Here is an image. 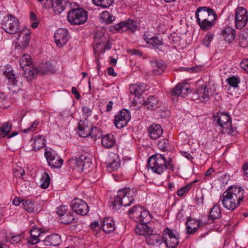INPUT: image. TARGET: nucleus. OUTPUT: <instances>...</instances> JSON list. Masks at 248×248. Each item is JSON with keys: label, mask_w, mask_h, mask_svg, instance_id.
I'll return each instance as SVG.
<instances>
[{"label": "nucleus", "mask_w": 248, "mask_h": 248, "mask_svg": "<svg viewBox=\"0 0 248 248\" xmlns=\"http://www.w3.org/2000/svg\"><path fill=\"white\" fill-rule=\"evenodd\" d=\"M244 190L241 187L230 186L220 197L221 202L224 208L234 210L243 200Z\"/></svg>", "instance_id": "f257e3e1"}, {"label": "nucleus", "mask_w": 248, "mask_h": 248, "mask_svg": "<svg viewBox=\"0 0 248 248\" xmlns=\"http://www.w3.org/2000/svg\"><path fill=\"white\" fill-rule=\"evenodd\" d=\"M134 201L133 190L124 188L118 191L117 195L115 197L111 206L113 210L118 211L122 206H129Z\"/></svg>", "instance_id": "f03ea898"}, {"label": "nucleus", "mask_w": 248, "mask_h": 248, "mask_svg": "<svg viewBox=\"0 0 248 248\" xmlns=\"http://www.w3.org/2000/svg\"><path fill=\"white\" fill-rule=\"evenodd\" d=\"M170 161L171 159L167 163V160L164 156L156 154L149 158L146 167L148 169H151L154 173L161 174L170 167Z\"/></svg>", "instance_id": "7ed1b4c3"}, {"label": "nucleus", "mask_w": 248, "mask_h": 248, "mask_svg": "<svg viewBox=\"0 0 248 248\" xmlns=\"http://www.w3.org/2000/svg\"><path fill=\"white\" fill-rule=\"evenodd\" d=\"M67 18L72 25H81L87 21L88 13L83 8H73L68 12Z\"/></svg>", "instance_id": "20e7f679"}, {"label": "nucleus", "mask_w": 248, "mask_h": 248, "mask_svg": "<svg viewBox=\"0 0 248 248\" xmlns=\"http://www.w3.org/2000/svg\"><path fill=\"white\" fill-rule=\"evenodd\" d=\"M197 21H207V20H215L217 14L214 10L208 7H199L196 12Z\"/></svg>", "instance_id": "39448f33"}, {"label": "nucleus", "mask_w": 248, "mask_h": 248, "mask_svg": "<svg viewBox=\"0 0 248 248\" xmlns=\"http://www.w3.org/2000/svg\"><path fill=\"white\" fill-rule=\"evenodd\" d=\"M138 25L137 22L132 19H128L125 21H124L115 25L112 27H110V31L113 32H124L128 30H130L131 32H134L137 29Z\"/></svg>", "instance_id": "423d86ee"}, {"label": "nucleus", "mask_w": 248, "mask_h": 248, "mask_svg": "<svg viewBox=\"0 0 248 248\" xmlns=\"http://www.w3.org/2000/svg\"><path fill=\"white\" fill-rule=\"evenodd\" d=\"M214 120L218 125L226 129L225 131L230 134L234 133V130L232 127V120L230 116L227 113H217L214 116Z\"/></svg>", "instance_id": "0eeeda50"}, {"label": "nucleus", "mask_w": 248, "mask_h": 248, "mask_svg": "<svg viewBox=\"0 0 248 248\" xmlns=\"http://www.w3.org/2000/svg\"><path fill=\"white\" fill-rule=\"evenodd\" d=\"M19 22L15 16L9 15L5 22L2 24V29L5 32L14 34L19 31Z\"/></svg>", "instance_id": "6e6552de"}, {"label": "nucleus", "mask_w": 248, "mask_h": 248, "mask_svg": "<svg viewBox=\"0 0 248 248\" xmlns=\"http://www.w3.org/2000/svg\"><path fill=\"white\" fill-rule=\"evenodd\" d=\"M163 242L168 248H175L179 244V236L174 231L168 228L166 229L163 234Z\"/></svg>", "instance_id": "1a4fd4ad"}, {"label": "nucleus", "mask_w": 248, "mask_h": 248, "mask_svg": "<svg viewBox=\"0 0 248 248\" xmlns=\"http://www.w3.org/2000/svg\"><path fill=\"white\" fill-rule=\"evenodd\" d=\"M71 207L74 212L82 216L87 215L89 210L87 203L84 201L78 198L71 201Z\"/></svg>", "instance_id": "9d476101"}, {"label": "nucleus", "mask_w": 248, "mask_h": 248, "mask_svg": "<svg viewBox=\"0 0 248 248\" xmlns=\"http://www.w3.org/2000/svg\"><path fill=\"white\" fill-rule=\"evenodd\" d=\"M130 118V112L126 109H123L115 116L114 124L118 128H122L127 124Z\"/></svg>", "instance_id": "9b49d317"}, {"label": "nucleus", "mask_w": 248, "mask_h": 248, "mask_svg": "<svg viewBox=\"0 0 248 248\" xmlns=\"http://www.w3.org/2000/svg\"><path fill=\"white\" fill-rule=\"evenodd\" d=\"M78 128L79 136L83 138L88 136H91L92 138L95 139L97 138L95 133V132L98 130L97 127L92 126H89L85 122L80 121Z\"/></svg>", "instance_id": "f8f14e48"}, {"label": "nucleus", "mask_w": 248, "mask_h": 248, "mask_svg": "<svg viewBox=\"0 0 248 248\" xmlns=\"http://www.w3.org/2000/svg\"><path fill=\"white\" fill-rule=\"evenodd\" d=\"M248 20L247 10L243 7H238L236 9L235 22L237 29H241L247 24Z\"/></svg>", "instance_id": "ddd939ff"}, {"label": "nucleus", "mask_w": 248, "mask_h": 248, "mask_svg": "<svg viewBox=\"0 0 248 248\" xmlns=\"http://www.w3.org/2000/svg\"><path fill=\"white\" fill-rule=\"evenodd\" d=\"M54 40L57 46L62 47L64 46L68 40V33L66 29H58L54 34Z\"/></svg>", "instance_id": "4468645a"}, {"label": "nucleus", "mask_w": 248, "mask_h": 248, "mask_svg": "<svg viewBox=\"0 0 248 248\" xmlns=\"http://www.w3.org/2000/svg\"><path fill=\"white\" fill-rule=\"evenodd\" d=\"M45 155L49 166L52 168H60L63 164V159L59 157L55 153L46 151Z\"/></svg>", "instance_id": "2eb2a0df"}, {"label": "nucleus", "mask_w": 248, "mask_h": 248, "mask_svg": "<svg viewBox=\"0 0 248 248\" xmlns=\"http://www.w3.org/2000/svg\"><path fill=\"white\" fill-rule=\"evenodd\" d=\"M46 2L47 4L43 5L44 7L49 8L51 6L55 14H60L65 8L63 0H55L54 1L51 0H46Z\"/></svg>", "instance_id": "dca6fc26"}, {"label": "nucleus", "mask_w": 248, "mask_h": 248, "mask_svg": "<svg viewBox=\"0 0 248 248\" xmlns=\"http://www.w3.org/2000/svg\"><path fill=\"white\" fill-rule=\"evenodd\" d=\"M163 129L157 124H153L148 127V135L151 139L156 140L163 134Z\"/></svg>", "instance_id": "f3484780"}, {"label": "nucleus", "mask_w": 248, "mask_h": 248, "mask_svg": "<svg viewBox=\"0 0 248 248\" xmlns=\"http://www.w3.org/2000/svg\"><path fill=\"white\" fill-rule=\"evenodd\" d=\"M146 241L149 245L159 246L163 243V236L157 233L150 232L146 236Z\"/></svg>", "instance_id": "a211bd4d"}, {"label": "nucleus", "mask_w": 248, "mask_h": 248, "mask_svg": "<svg viewBox=\"0 0 248 248\" xmlns=\"http://www.w3.org/2000/svg\"><path fill=\"white\" fill-rule=\"evenodd\" d=\"M187 233L191 234L195 232L200 227V222L194 218H189L186 223Z\"/></svg>", "instance_id": "6ab92c4d"}, {"label": "nucleus", "mask_w": 248, "mask_h": 248, "mask_svg": "<svg viewBox=\"0 0 248 248\" xmlns=\"http://www.w3.org/2000/svg\"><path fill=\"white\" fill-rule=\"evenodd\" d=\"M120 160L116 154L109 156L107 165V170L109 171L117 170L120 166Z\"/></svg>", "instance_id": "aec40b11"}, {"label": "nucleus", "mask_w": 248, "mask_h": 248, "mask_svg": "<svg viewBox=\"0 0 248 248\" xmlns=\"http://www.w3.org/2000/svg\"><path fill=\"white\" fill-rule=\"evenodd\" d=\"M145 40L147 44L152 46L154 48L157 49L160 51H165V50L162 49L163 41L162 39H159V37L156 36L151 37H146Z\"/></svg>", "instance_id": "412c9836"}, {"label": "nucleus", "mask_w": 248, "mask_h": 248, "mask_svg": "<svg viewBox=\"0 0 248 248\" xmlns=\"http://www.w3.org/2000/svg\"><path fill=\"white\" fill-rule=\"evenodd\" d=\"M102 229L106 233H110L115 229V226L113 220L110 218H105L103 221H101Z\"/></svg>", "instance_id": "4be33fe9"}, {"label": "nucleus", "mask_w": 248, "mask_h": 248, "mask_svg": "<svg viewBox=\"0 0 248 248\" xmlns=\"http://www.w3.org/2000/svg\"><path fill=\"white\" fill-rule=\"evenodd\" d=\"M186 84L179 83L172 90L171 94L174 96H181L184 97L186 95L188 91L189 88Z\"/></svg>", "instance_id": "5701e85b"}, {"label": "nucleus", "mask_w": 248, "mask_h": 248, "mask_svg": "<svg viewBox=\"0 0 248 248\" xmlns=\"http://www.w3.org/2000/svg\"><path fill=\"white\" fill-rule=\"evenodd\" d=\"M146 90V86L144 83H136L131 85L129 91L132 94H135L136 97L140 98V95Z\"/></svg>", "instance_id": "b1692460"}, {"label": "nucleus", "mask_w": 248, "mask_h": 248, "mask_svg": "<svg viewBox=\"0 0 248 248\" xmlns=\"http://www.w3.org/2000/svg\"><path fill=\"white\" fill-rule=\"evenodd\" d=\"M38 69V73L42 75L54 73L56 71L55 66H53L50 62H48L41 63Z\"/></svg>", "instance_id": "393cba45"}, {"label": "nucleus", "mask_w": 248, "mask_h": 248, "mask_svg": "<svg viewBox=\"0 0 248 248\" xmlns=\"http://www.w3.org/2000/svg\"><path fill=\"white\" fill-rule=\"evenodd\" d=\"M87 156L86 155H81L75 160L76 167L79 172H82L84 170L86 164L90 162L89 160L87 161Z\"/></svg>", "instance_id": "a878e982"}, {"label": "nucleus", "mask_w": 248, "mask_h": 248, "mask_svg": "<svg viewBox=\"0 0 248 248\" xmlns=\"http://www.w3.org/2000/svg\"><path fill=\"white\" fill-rule=\"evenodd\" d=\"M221 34L226 41L230 43L234 39L235 30L231 27H228L222 30Z\"/></svg>", "instance_id": "bb28decb"}, {"label": "nucleus", "mask_w": 248, "mask_h": 248, "mask_svg": "<svg viewBox=\"0 0 248 248\" xmlns=\"http://www.w3.org/2000/svg\"><path fill=\"white\" fill-rule=\"evenodd\" d=\"M135 231L137 234L146 236L153 232V230L147 225V223H140L135 229Z\"/></svg>", "instance_id": "cd10ccee"}, {"label": "nucleus", "mask_w": 248, "mask_h": 248, "mask_svg": "<svg viewBox=\"0 0 248 248\" xmlns=\"http://www.w3.org/2000/svg\"><path fill=\"white\" fill-rule=\"evenodd\" d=\"M44 243L47 246H57L61 243V237L57 234H52L45 239Z\"/></svg>", "instance_id": "c85d7f7f"}, {"label": "nucleus", "mask_w": 248, "mask_h": 248, "mask_svg": "<svg viewBox=\"0 0 248 248\" xmlns=\"http://www.w3.org/2000/svg\"><path fill=\"white\" fill-rule=\"evenodd\" d=\"M144 207L140 205H136L131 207L128 211V214L131 218L135 221L139 217V215L142 212Z\"/></svg>", "instance_id": "c756f323"}, {"label": "nucleus", "mask_w": 248, "mask_h": 248, "mask_svg": "<svg viewBox=\"0 0 248 248\" xmlns=\"http://www.w3.org/2000/svg\"><path fill=\"white\" fill-rule=\"evenodd\" d=\"M197 98L206 101L209 99V90L204 85H202L196 90Z\"/></svg>", "instance_id": "7c9ffc66"}, {"label": "nucleus", "mask_w": 248, "mask_h": 248, "mask_svg": "<svg viewBox=\"0 0 248 248\" xmlns=\"http://www.w3.org/2000/svg\"><path fill=\"white\" fill-rule=\"evenodd\" d=\"M102 144L106 148H109L113 146L115 142L112 134H107L103 136L102 138Z\"/></svg>", "instance_id": "2f4dec72"}, {"label": "nucleus", "mask_w": 248, "mask_h": 248, "mask_svg": "<svg viewBox=\"0 0 248 248\" xmlns=\"http://www.w3.org/2000/svg\"><path fill=\"white\" fill-rule=\"evenodd\" d=\"M221 217V212L219 205L217 203H216L211 209L208 217L211 219L215 220L216 219L220 218Z\"/></svg>", "instance_id": "473e14b6"}, {"label": "nucleus", "mask_w": 248, "mask_h": 248, "mask_svg": "<svg viewBox=\"0 0 248 248\" xmlns=\"http://www.w3.org/2000/svg\"><path fill=\"white\" fill-rule=\"evenodd\" d=\"M151 216L149 212L144 208L139 215V217L136 220V222L148 223L151 220Z\"/></svg>", "instance_id": "72a5a7b5"}, {"label": "nucleus", "mask_w": 248, "mask_h": 248, "mask_svg": "<svg viewBox=\"0 0 248 248\" xmlns=\"http://www.w3.org/2000/svg\"><path fill=\"white\" fill-rule=\"evenodd\" d=\"M23 77L27 80L29 81L33 78L35 75L38 73V69L33 67L29 68H24Z\"/></svg>", "instance_id": "f704fd0d"}, {"label": "nucleus", "mask_w": 248, "mask_h": 248, "mask_svg": "<svg viewBox=\"0 0 248 248\" xmlns=\"http://www.w3.org/2000/svg\"><path fill=\"white\" fill-rule=\"evenodd\" d=\"M45 139L43 136H35L33 139V150L37 151L41 149L45 144Z\"/></svg>", "instance_id": "c9c22d12"}, {"label": "nucleus", "mask_w": 248, "mask_h": 248, "mask_svg": "<svg viewBox=\"0 0 248 248\" xmlns=\"http://www.w3.org/2000/svg\"><path fill=\"white\" fill-rule=\"evenodd\" d=\"M31 238L29 242L32 245L37 244L39 242L38 237L40 236L41 232L37 228H33L30 231Z\"/></svg>", "instance_id": "e433bc0d"}, {"label": "nucleus", "mask_w": 248, "mask_h": 248, "mask_svg": "<svg viewBox=\"0 0 248 248\" xmlns=\"http://www.w3.org/2000/svg\"><path fill=\"white\" fill-rule=\"evenodd\" d=\"M3 75H5L8 79L9 84L12 85H16L18 81V77L15 75L12 70L5 71L3 72Z\"/></svg>", "instance_id": "4c0bfd02"}, {"label": "nucleus", "mask_w": 248, "mask_h": 248, "mask_svg": "<svg viewBox=\"0 0 248 248\" xmlns=\"http://www.w3.org/2000/svg\"><path fill=\"white\" fill-rule=\"evenodd\" d=\"M93 3L103 8L110 7L114 2V0H93Z\"/></svg>", "instance_id": "58836bf2"}, {"label": "nucleus", "mask_w": 248, "mask_h": 248, "mask_svg": "<svg viewBox=\"0 0 248 248\" xmlns=\"http://www.w3.org/2000/svg\"><path fill=\"white\" fill-rule=\"evenodd\" d=\"M144 105L149 109H153L156 107L157 100L154 96H150L147 100L143 101Z\"/></svg>", "instance_id": "ea45409f"}, {"label": "nucleus", "mask_w": 248, "mask_h": 248, "mask_svg": "<svg viewBox=\"0 0 248 248\" xmlns=\"http://www.w3.org/2000/svg\"><path fill=\"white\" fill-rule=\"evenodd\" d=\"M101 19L106 24H109L111 23L115 19V17L110 15L108 12H103L101 15Z\"/></svg>", "instance_id": "a19ab883"}, {"label": "nucleus", "mask_w": 248, "mask_h": 248, "mask_svg": "<svg viewBox=\"0 0 248 248\" xmlns=\"http://www.w3.org/2000/svg\"><path fill=\"white\" fill-rule=\"evenodd\" d=\"M32 64L31 57L28 54H24L20 61V67L24 70L25 66H30Z\"/></svg>", "instance_id": "79ce46f5"}, {"label": "nucleus", "mask_w": 248, "mask_h": 248, "mask_svg": "<svg viewBox=\"0 0 248 248\" xmlns=\"http://www.w3.org/2000/svg\"><path fill=\"white\" fill-rule=\"evenodd\" d=\"M40 180L41 182L40 185L41 188L46 189L49 186L50 181V177L47 173H44Z\"/></svg>", "instance_id": "37998d69"}, {"label": "nucleus", "mask_w": 248, "mask_h": 248, "mask_svg": "<svg viewBox=\"0 0 248 248\" xmlns=\"http://www.w3.org/2000/svg\"><path fill=\"white\" fill-rule=\"evenodd\" d=\"M30 34L31 32L29 31H27V32L25 33H24V31L20 32V33L18 35V37L21 35H23V40L21 42V45L23 47H26L29 46V41L30 40Z\"/></svg>", "instance_id": "c03bdc74"}, {"label": "nucleus", "mask_w": 248, "mask_h": 248, "mask_svg": "<svg viewBox=\"0 0 248 248\" xmlns=\"http://www.w3.org/2000/svg\"><path fill=\"white\" fill-rule=\"evenodd\" d=\"M215 20H207V21H200L197 22L198 24L202 30H208L214 25Z\"/></svg>", "instance_id": "a18cd8bd"}, {"label": "nucleus", "mask_w": 248, "mask_h": 248, "mask_svg": "<svg viewBox=\"0 0 248 248\" xmlns=\"http://www.w3.org/2000/svg\"><path fill=\"white\" fill-rule=\"evenodd\" d=\"M153 64L155 68H157L158 73L156 74L159 75L163 72L166 66L165 62L162 60L153 62Z\"/></svg>", "instance_id": "49530a36"}, {"label": "nucleus", "mask_w": 248, "mask_h": 248, "mask_svg": "<svg viewBox=\"0 0 248 248\" xmlns=\"http://www.w3.org/2000/svg\"><path fill=\"white\" fill-rule=\"evenodd\" d=\"M22 206L24 210L29 213H32L34 212V204L31 201L24 200L22 203Z\"/></svg>", "instance_id": "de8ad7c7"}, {"label": "nucleus", "mask_w": 248, "mask_h": 248, "mask_svg": "<svg viewBox=\"0 0 248 248\" xmlns=\"http://www.w3.org/2000/svg\"><path fill=\"white\" fill-rule=\"evenodd\" d=\"M12 129V125L9 122L5 123L0 128L2 137L8 136L9 133Z\"/></svg>", "instance_id": "09e8293b"}, {"label": "nucleus", "mask_w": 248, "mask_h": 248, "mask_svg": "<svg viewBox=\"0 0 248 248\" xmlns=\"http://www.w3.org/2000/svg\"><path fill=\"white\" fill-rule=\"evenodd\" d=\"M226 82L230 86L236 88L238 87L240 81L238 78L233 76L228 78Z\"/></svg>", "instance_id": "8fccbe9b"}, {"label": "nucleus", "mask_w": 248, "mask_h": 248, "mask_svg": "<svg viewBox=\"0 0 248 248\" xmlns=\"http://www.w3.org/2000/svg\"><path fill=\"white\" fill-rule=\"evenodd\" d=\"M74 220V218L73 217L72 214L69 213L68 214L65 215L62 218L61 222L64 224H69L72 223Z\"/></svg>", "instance_id": "3c124183"}, {"label": "nucleus", "mask_w": 248, "mask_h": 248, "mask_svg": "<svg viewBox=\"0 0 248 248\" xmlns=\"http://www.w3.org/2000/svg\"><path fill=\"white\" fill-rule=\"evenodd\" d=\"M213 34L211 32L207 33L204 38L202 44L206 47H209L210 42L213 40Z\"/></svg>", "instance_id": "603ef678"}, {"label": "nucleus", "mask_w": 248, "mask_h": 248, "mask_svg": "<svg viewBox=\"0 0 248 248\" xmlns=\"http://www.w3.org/2000/svg\"><path fill=\"white\" fill-rule=\"evenodd\" d=\"M191 187V184H188L185 186H183L178 189L177 191V194L179 196H183L185 193L187 192Z\"/></svg>", "instance_id": "864d4df0"}, {"label": "nucleus", "mask_w": 248, "mask_h": 248, "mask_svg": "<svg viewBox=\"0 0 248 248\" xmlns=\"http://www.w3.org/2000/svg\"><path fill=\"white\" fill-rule=\"evenodd\" d=\"M169 144V141L166 139H164L160 140L158 142V146L162 150H167L168 145Z\"/></svg>", "instance_id": "5fc2aeb1"}, {"label": "nucleus", "mask_w": 248, "mask_h": 248, "mask_svg": "<svg viewBox=\"0 0 248 248\" xmlns=\"http://www.w3.org/2000/svg\"><path fill=\"white\" fill-rule=\"evenodd\" d=\"M14 173L16 177H20L25 174L24 170L21 167L14 169Z\"/></svg>", "instance_id": "6e6d98bb"}, {"label": "nucleus", "mask_w": 248, "mask_h": 248, "mask_svg": "<svg viewBox=\"0 0 248 248\" xmlns=\"http://www.w3.org/2000/svg\"><path fill=\"white\" fill-rule=\"evenodd\" d=\"M67 211V207L66 206H61L57 209L56 213L60 217L64 216V214Z\"/></svg>", "instance_id": "4d7b16f0"}, {"label": "nucleus", "mask_w": 248, "mask_h": 248, "mask_svg": "<svg viewBox=\"0 0 248 248\" xmlns=\"http://www.w3.org/2000/svg\"><path fill=\"white\" fill-rule=\"evenodd\" d=\"M39 124V122L38 121H35L32 123L30 127L24 130V133H28L29 131H32L35 130Z\"/></svg>", "instance_id": "13d9d810"}, {"label": "nucleus", "mask_w": 248, "mask_h": 248, "mask_svg": "<svg viewBox=\"0 0 248 248\" xmlns=\"http://www.w3.org/2000/svg\"><path fill=\"white\" fill-rule=\"evenodd\" d=\"M22 238V236L21 234L13 236L10 242L13 244H17L21 240Z\"/></svg>", "instance_id": "bf43d9fd"}, {"label": "nucleus", "mask_w": 248, "mask_h": 248, "mask_svg": "<svg viewBox=\"0 0 248 248\" xmlns=\"http://www.w3.org/2000/svg\"><path fill=\"white\" fill-rule=\"evenodd\" d=\"M91 228L94 230H100L102 229L101 223L99 224V222L97 221H94L91 224Z\"/></svg>", "instance_id": "052dcab7"}, {"label": "nucleus", "mask_w": 248, "mask_h": 248, "mask_svg": "<svg viewBox=\"0 0 248 248\" xmlns=\"http://www.w3.org/2000/svg\"><path fill=\"white\" fill-rule=\"evenodd\" d=\"M241 42H243L246 44L248 43V31H244L241 38Z\"/></svg>", "instance_id": "680f3d73"}, {"label": "nucleus", "mask_w": 248, "mask_h": 248, "mask_svg": "<svg viewBox=\"0 0 248 248\" xmlns=\"http://www.w3.org/2000/svg\"><path fill=\"white\" fill-rule=\"evenodd\" d=\"M127 52L132 55H138V56H142V53L140 52V50H138V49H128L127 50Z\"/></svg>", "instance_id": "e2e57ef3"}, {"label": "nucleus", "mask_w": 248, "mask_h": 248, "mask_svg": "<svg viewBox=\"0 0 248 248\" xmlns=\"http://www.w3.org/2000/svg\"><path fill=\"white\" fill-rule=\"evenodd\" d=\"M83 113L85 114L87 116H90L92 113V110L87 106H84L82 108Z\"/></svg>", "instance_id": "0e129e2a"}, {"label": "nucleus", "mask_w": 248, "mask_h": 248, "mask_svg": "<svg viewBox=\"0 0 248 248\" xmlns=\"http://www.w3.org/2000/svg\"><path fill=\"white\" fill-rule=\"evenodd\" d=\"M241 67L248 73V59L244 60L241 63Z\"/></svg>", "instance_id": "69168bd1"}, {"label": "nucleus", "mask_w": 248, "mask_h": 248, "mask_svg": "<svg viewBox=\"0 0 248 248\" xmlns=\"http://www.w3.org/2000/svg\"><path fill=\"white\" fill-rule=\"evenodd\" d=\"M71 91L72 93L75 95V97L77 99H79L80 98V95L75 87L72 88Z\"/></svg>", "instance_id": "338daca9"}, {"label": "nucleus", "mask_w": 248, "mask_h": 248, "mask_svg": "<svg viewBox=\"0 0 248 248\" xmlns=\"http://www.w3.org/2000/svg\"><path fill=\"white\" fill-rule=\"evenodd\" d=\"M242 169L244 171V175L247 178H248V162L243 165Z\"/></svg>", "instance_id": "774afa93"}]
</instances>
